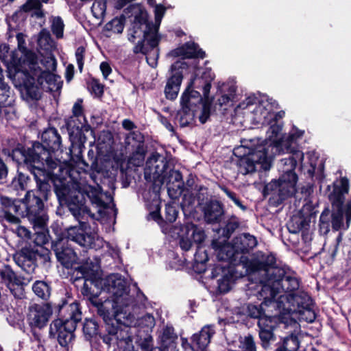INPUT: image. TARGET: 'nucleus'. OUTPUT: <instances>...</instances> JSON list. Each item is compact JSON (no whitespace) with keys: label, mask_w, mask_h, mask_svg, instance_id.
<instances>
[{"label":"nucleus","mask_w":351,"mask_h":351,"mask_svg":"<svg viewBox=\"0 0 351 351\" xmlns=\"http://www.w3.org/2000/svg\"><path fill=\"white\" fill-rule=\"evenodd\" d=\"M9 167L3 158L0 156V181L5 182L8 177Z\"/></svg>","instance_id":"obj_62"},{"label":"nucleus","mask_w":351,"mask_h":351,"mask_svg":"<svg viewBox=\"0 0 351 351\" xmlns=\"http://www.w3.org/2000/svg\"><path fill=\"white\" fill-rule=\"evenodd\" d=\"M258 149V146L255 147H247L245 146H240L235 148L233 151V155L237 158H243L247 157L249 153H254L255 150Z\"/></svg>","instance_id":"obj_57"},{"label":"nucleus","mask_w":351,"mask_h":351,"mask_svg":"<svg viewBox=\"0 0 351 351\" xmlns=\"http://www.w3.org/2000/svg\"><path fill=\"white\" fill-rule=\"evenodd\" d=\"M41 63L45 67V70L53 71L56 68V60L53 56L45 58L41 60Z\"/></svg>","instance_id":"obj_63"},{"label":"nucleus","mask_w":351,"mask_h":351,"mask_svg":"<svg viewBox=\"0 0 351 351\" xmlns=\"http://www.w3.org/2000/svg\"><path fill=\"white\" fill-rule=\"evenodd\" d=\"M287 228L291 234H296L300 232L296 217L292 218L291 220L287 223Z\"/></svg>","instance_id":"obj_64"},{"label":"nucleus","mask_w":351,"mask_h":351,"mask_svg":"<svg viewBox=\"0 0 351 351\" xmlns=\"http://www.w3.org/2000/svg\"><path fill=\"white\" fill-rule=\"evenodd\" d=\"M35 252L36 268L38 267L47 268L51 266V252L49 250L40 246L35 248Z\"/></svg>","instance_id":"obj_42"},{"label":"nucleus","mask_w":351,"mask_h":351,"mask_svg":"<svg viewBox=\"0 0 351 351\" xmlns=\"http://www.w3.org/2000/svg\"><path fill=\"white\" fill-rule=\"evenodd\" d=\"M125 21V18L123 15H121L119 18L114 17L104 25V29L105 31H112L114 33L121 34L123 30Z\"/></svg>","instance_id":"obj_43"},{"label":"nucleus","mask_w":351,"mask_h":351,"mask_svg":"<svg viewBox=\"0 0 351 351\" xmlns=\"http://www.w3.org/2000/svg\"><path fill=\"white\" fill-rule=\"evenodd\" d=\"M82 335L84 339L90 343H97L106 336L104 325H101L95 317H86L82 322Z\"/></svg>","instance_id":"obj_25"},{"label":"nucleus","mask_w":351,"mask_h":351,"mask_svg":"<svg viewBox=\"0 0 351 351\" xmlns=\"http://www.w3.org/2000/svg\"><path fill=\"white\" fill-rule=\"evenodd\" d=\"M36 75L31 74L25 71H16L13 75L12 81L14 86L21 94H25L27 99L38 101L41 98V87L43 82L51 83L54 78V75L50 70L43 71L38 68Z\"/></svg>","instance_id":"obj_12"},{"label":"nucleus","mask_w":351,"mask_h":351,"mask_svg":"<svg viewBox=\"0 0 351 351\" xmlns=\"http://www.w3.org/2000/svg\"><path fill=\"white\" fill-rule=\"evenodd\" d=\"M138 8V12L134 15L131 27L128 29V38L131 43H135L136 38L144 40V43L147 41L152 35H159L154 27V23L149 21L147 11L138 5H130L125 10L128 12L133 8Z\"/></svg>","instance_id":"obj_15"},{"label":"nucleus","mask_w":351,"mask_h":351,"mask_svg":"<svg viewBox=\"0 0 351 351\" xmlns=\"http://www.w3.org/2000/svg\"><path fill=\"white\" fill-rule=\"evenodd\" d=\"M154 16L155 23H154V27L158 32L160 25L162 19L166 12L167 8L162 4H158L154 6Z\"/></svg>","instance_id":"obj_56"},{"label":"nucleus","mask_w":351,"mask_h":351,"mask_svg":"<svg viewBox=\"0 0 351 351\" xmlns=\"http://www.w3.org/2000/svg\"><path fill=\"white\" fill-rule=\"evenodd\" d=\"M22 52L23 53V56L18 58L16 61L14 60V74H16V71H25L36 75V71H39L38 68H40L36 53L30 49Z\"/></svg>","instance_id":"obj_33"},{"label":"nucleus","mask_w":351,"mask_h":351,"mask_svg":"<svg viewBox=\"0 0 351 351\" xmlns=\"http://www.w3.org/2000/svg\"><path fill=\"white\" fill-rule=\"evenodd\" d=\"M74 167H68L66 174L69 177L68 180L64 177H59L53 171V176L47 178L45 173H40L33 175L34 180L36 181V187L39 182H45L51 187L53 185L54 193L57 196L58 200L62 206H66L73 217L79 221L85 217L93 216L90 214L89 208L84 204V198L80 191L81 183L77 178L74 176Z\"/></svg>","instance_id":"obj_6"},{"label":"nucleus","mask_w":351,"mask_h":351,"mask_svg":"<svg viewBox=\"0 0 351 351\" xmlns=\"http://www.w3.org/2000/svg\"><path fill=\"white\" fill-rule=\"evenodd\" d=\"M21 203H23V200L1 195L0 197V218L10 223L18 224L21 220L14 214H20Z\"/></svg>","instance_id":"obj_28"},{"label":"nucleus","mask_w":351,"mask_h":351,"mask_svg":"<svg viewBox=\"0 0 351 351\" xmlns=\"http://www.w3.org/2000/svg\"><path fill=\"white\" fill-rule=\"evenodd\" d=\"M49 240L52 242L53 240H56V237L53 239L47 230H42L40 232H36L35 233V238L34 239V243L38 247L43 246V245L48 243Z\"/></svg>","instance_id":"obj_54"},{"label":"nucleus","mask_w":351,"mask_h":351,"mask_svg":"<svg viewBox=\"0 0 351 351\" xmlns=\"http://www.w3.org/2000/svg\"><path fill=\"white\" fill-rule=\"evenodd\" d=\"M300 343L298 335L291 332L285 337H280V341L276 344L275 351H298Z\"/></svg>","instance_id":"obj_39"},{"label":"nucleus","mask_w":351,"mask_h":351,"mask_svg":"<svg viewBox=\"0 0 351 351\" xmlns=\"http://www.w3.org/2000/svg\"><path fill=\"white\" fill-rule=\"evenodd\" d=\"M32 182L31 176L25 173L17 170L16 174L12 179L11 182L8 186L14 191H29L28 188L31 186Z\"/></svg>","instance_id":"obj_40"},{"label":"nucleus","mask_w":351,"mask_h":351,"mask_svg":"<svg viewBox=\"0 0 351 351\" xmlns=\"http://www.w3.org/2000/svg\"><path fill=\"white\" fill-rule=\"evenodd\" d=\"M247 313L250 317L258 319V321H260L262 318H271L274 317L265 314L262 304L259 305L249 304L247 306Z\"/></svg>","instance_id":"obj_46"},{"label":"nucleus","mask_w":351,"mask_h":351,"mask_svg":"<svg viewBox=\"0 0 351 351\" xmlns=\"http://www.w3.org/2000/svg\"><path fill=\"white\" fill-rule=\"evenodd\" d=\"M215 333L213 325H206L198 332L194 333L191 339L195 345L197 351H204L210 343L211 337Z\"/></svg>","instance_id":"obj_37"},{"label":"nucleus","mask_w":351,"mask_h":351,"mask_svg":"<svg viewBox=\"0 0 351 351\" xmlns=\"http://www.w3.org/2000/svg\"><path fill=\"white\" fill-rule=\"evenodd\" d=\"M84 112L83 99L79 98L73 106L72 115L66 120L65 123L71 141L70 152L72 154V151L75 149L78 152L75 155V161L82 160L80 156L82 148L87 141L84 132H93Z\"/></svg>","instance_id":"obj_10"},{"label":"nucleus","mask_w":351,"mask_h":351,"mask_svg":"<svg viewBox=\"0 0 351 351\" xmlns=\"http://www.w3.org/2000/svg\"><path fill=\"white\" fill-rule=\"evenodd\" d=\"M178 335L172 326H166L160 336V346L151 351H178L177 348Z\"/></svg>","instance_id":"obj_35"},{"label":"nucleus","mask_w":351,"mask_h":351,"mask_svg":"<svg viewBox=\"0 0 351 351\" xmlns=\"http://www.w3.org/2000/svg\"><path fill=\"white\" fill-rule=\"evenodd\" d=\"M280 322V317L279 316L262 318L258 321V335L261 341V346L264 349H267L269 347L271 341L276 340L274 331L278 326Z\"/></svg>","instance_id":"obj_27"},{"label":"nucleus","mask_w":351,"mask_h":351,"mask_svg":"<svg viewBox=\"0 0 351 351\" xmlns=\"http://www.w3.org/2000/svg\"><path fill=\"white\" fill-rule=\"evenodd\" d=\"M196 190L195 198L197 207L201 211L204 221L208 225L220 224L223 221L226 210L224 204L208 193V189L199 186Z\"/></svg>","instance_id":"obj_13"},{"label":"nucleus","mask_w":351,"mask_h":351,"mask_svg":"<svg viewBox=\"0 0 351 351\" xmlns=\"http://www.w3.org/2000/svg\"><path fill=\"white\" fill-rule=\"evenodd\" d=\"M196 89L188 84L180 99L182 110L178 112L179 121L181 127L189 126L196 115L197 107L204 100V96Z\"/></svg>","instance_id":"obj_17"},{"label":"nucleus","mask_w":351,"mask_h":351,"mask_svg":"<svg viewBox=\"0 0 351 351\" xmlns=\"http://www.w3.org/2000/svg\"><path fill=\"white\" fill-rule=\"evenodd\" d=\"M197 64L198 62H196L194 66L195 73L191 76L188 84L189 86L201 90L204 97H208L210 95L212 82L214 80L215 75L212 71L211 68H199Z\"/></svg>","instance_id":"obj_23"},{"label":"nucleus","mask_w":351,"mask_h":351,"mask_svg":"<svg viewBox=\"0 0 351 351\" xmlns=\"http://www.w3.org/2000/svg\"><path fill=\"white\" fill-rule=\"evenodd\" d=\"M349 180L346 177H342L340 179V185L333 183V190L328 195V199L332 204V209L345 208L343 204L345 201V194L349 191Z\"/></svg>","instance_id":"obj_34"},{"label":"nucleus","mask_w":351,"mask_h":351,"mask_svg":"<svg viewBox=\"0 0 351 351\" xmlns=\"http://www.w3.org/2000/svg\"><path fill=\"white\" fill-rule=\"evenodd\" d=\"M147 152L145 146H136L130 157L132 164L136 167L143 165Z\"/></svg>","instance_id":"obj_47"},{"label":"nucleus","mask_w":351,"mask_h":351,"mask_svg":"<svg viewBox=\"0 0 351 351\" xmlns=\"http://www.w3.org/2000/svg\"><path fill=\"white\" fill-rule=\"evenodd\" d=\"M114 165L116 166L117 169H119L120 171L121 177L123 178L125 177V180H128V165L125 162V160L123 158H115L114 159Z\"/></svg>","instance_id":"obj_61"},{"label":"nucleus","mask_w":351,"mask_h":351,"mask_svg":"<svg viewBox=\"0 0 351 351\" xmlns=\"http://www.w3.org/2000/svg\"><path fill=\"white\" fill-rule=\"evenodd\" d=\"M219 225V227L215 230L218 237L213 239H220V241H224V243H228V240L235 230L240 227L241 221L238 217L232 215L223 221V225H221V223Z\"/></svg>","instance_id":"obj_36"},{"label":"nucleus","mask_w":351,"mask_h":351,"mask_svg":"<svg viewBox=\"0 0 351 351\" xmlns=\"http://www.w3.org/2000/svg\"><path fill=\"white\" fill-rule=\"evenodd\" d=\"M87 87L91 93H93L97 97H101L104 95V85L101 84L99 80L93 77L87 82Z\"/></svg>","instance_id":"obj_51"},{"label":"nucleus","mask_w":351,"mask_h":351,"mask_svg":"<svg viewBox=\"0 0 351 351\" xmlns=\"http://www.w3.org/2000/svg\"><path fill=\"white\" fill-rule=\"evenodd\" d=\"M99 175L90 173V176L93 181L96 184V186L90 184L80 185V191L84 198V204L86 205V197H88L92 205L99 208H107L108 204L102 199V188L100 184L102 182L101 178H98Z\"/></svg>","instance_id":"obj_24"},{"label":"nucleus","mask_w":351,"mask_h":351,"mask_svg":"<svg viewBox=\"0 0 351 351\" xmlns=\"http://www.w3.org/2000/svg\"><path fill=\"white\" fill-rule=\"evenodd\" d=\"M213 98L204 97L203 102L199 104L202 106L201 113L199 116V121L202 124H204L209 119L211 114V106Z\"/></svg>","instance_id":"obj_44"},{"label":"nucleus","mask_w":351,"mask_h":351,"mask_svg":"<svg viewBox=\"0 0 351 351\" xmlns=\"http://www.w3.org/2000/svg\"><path fill=\"white\" fill-rule=\"evenodd\" d=\"M76 272V280L83 279L84 283L98 285L101 293L102 291L110 294V297L114 301H118L119 298L127 296L130 292V286L126 280L119 274H112L105 278L101 277L99 271L97 264L88 259L81 265L75 269Z\"/></svg>","instance_id":"obj_8"},{"label":"nucleus","mask_w":351,"mask_h":351,"mask_svg":"<svg viewBox=\"0 0 351 351\" xmlns=\"http://www.w3.org/2000/svg\"><path fill=\"white\" fill-rule=\"evenodd\" d=\"M298 289L299 287L293 291H282L285 293H289L287 300L294 308H295L294 311H297L300 315L307 313L308 317H306V322L311 323L316 318V315L312 308V306L313 304V300L306 292L298 291Z\"/></svg>","instance_id":"obj_21"},{"label":"nucleus","mask_w":351,"mask_h":351,"mask_svg":"<svg viewBox=\"0 0 351 351\" xmlns=\"http://www.w3.org/2000/svg\"><path fill=\"white\" fill-rule=\"evenodd\" d=\"M343 215H345V208H335L332 212L330 211L329 216L333 232L349 228V227L346 228V223H343Z\"/></svg>","instance_id":"obj_41"},{"label":"nucleus","mask_w":351,"mask_h":351,"mask_svg":"<svg viewBox=\"0 0 351 351\" xmlns=\"http://www.w3.org/2000/svg\"><path fill=\"white\" fill-rule=\"evenodd\" d=\"M84 147H85L84 146V147L82 148L80 154L82 160L80 161H75V155L78 154L77 150L73 149V150L72 151V154L69 151V152L67 154L69 156V160L70 162L68 167H74V171L78 174V171H75V167L82 164L84 167L90 168V170L92 171L90 173H95L97 175L101 174L102 176H104V172L103 171V167L101 164L98 162V157L95 154V152L93 149H89V151L88 152V159L90 164H89L88 162L84 160L82 156V151Z\"/></svg>","instance_id":"obj_29"},{"label":"nucleus","mask_w":351,"mask_h":351,"mask_svg":"<svg viewBox=\"0 0 351 351\" xmlns=\"http://www.w3.org/2000/svg\"><path fill=\"white\" fill-rule=\"evenodd\" d=\"M221 191H223L226 195L234 203L236 206L240 208L243 211H245L247 209L246 205L241 200L237 194L230 190L227 186L222 185L219 186Z\"/></svg>","instance_id":"obj_52"},{"label":"nucleus","mask_w":351,"mask_h":351,"mask_svg":"<svg viewBox=\"0 0 351 351\" xmlns=\"http://www.w3.org/2000/svg\"><path fill=\"white\" fill-rule=\"evenodd\" d=\"M168 56L173 58L181 57L182 59H204L206 54L197 43L188 41L171 50Z\"/></svg>","instance_id":"obj_31"},{"label":"nucleus","mask_w":351,"mask_h":351,"mask_svg":"<svg viewBox=\"0 0 351 351\" xmlns=\"http://www.w3.org/2000/svg\"><path fill=\"white\" fill-rule=\"evenodd\" d=\"M35 247L30 245L22 247L16 251L13 258L16 264L27 274H32L36 269Z\"/></svg>","instance_id":"obj_30"},{"label":"nucleus","mask_w":351,"mask_h":351,"mask_svg":"<svg viewBox=\"0 0 351 351\" xmlns=\"http://www.w3.org/2000/svg\"><path fill=\"white\" fill-rule=\"evenodd\" d=\"M144 178L147 182L158 185L171 182H178V186L184 184L182 173L171 168L167 156L157 152H152L145 162Z\"/></svg>","instance_id":"obj_9"},{"label":"nucleus","mask_w":351,"mask_h":351,"mask_svg":"<svg viewBox=\"0 0 351 351\" xmlns=\"http://www.w3.org/2000/svg\"><path fill=\"white\" fill-rule=\"evenodd\" d=\"M257 244L256 238L250 233L240 234L228 243L220 239L211 241L210 249L217 260L222 262L215 264L210 274L212 279L219 278L217 291L219 293H226L231 289V285L238 278L236 266L243 264L244 258H249L247 255Z\"/></svg>","instance_id":"obj_2"},{"label":"nucleus","mask_w":351,"mask_h":351,"mask_svg":"<svg viewBox=\"0 0 351 351\" xmlns=\"http://www.w3.org/2000/svg\"><path fill=\"white\" fill-rule=\"evenodd\" d=\"M298 138L289 133L285 138H281L275 141V147L289 154L288 158L280 160L281 174L278 180H272L263 189L265 195H270L269 202L274 206H279L287 199L294 196L298 191V176L295 168L298 160H302L304 154L298 149Z\"/></svg>","instance_id":"obj_3"},{"label":"nucleus","mask_w":351,"mask_h":351,"mask_svg":"<svg viewBox=\"0 0 351 351\" xmlns=\"http://www.w3.org/2000/svg\"><path fill=\"white\" fill-rule=\"evenodd\" d=\"M187 67L184 61L178 60L171 64V75L167 79L164 91L166 99L173 101L177 98L183 80L182 70Z\"/></svg>","instance_id":"obj_22"},{"label":"nucleus","mask_w":351,"mask_h":351,"mask_svg":"<svg viewBox=\"0 0 351 351\" xmlns=\"http://www.w3.org/2000/svg\"><path fill=\"white\" fill-rule=\"evenodd\" d=\"M178 215V210L173 204L168 203L165 204V227L168 223H172L176 221Z\"/></svg>","instance_id":"obj_49"},{"label":"nucleus","mask_w":351,"mask_h":351,"mask_svg":"<svg viewBox=\"0 0 351 351\" xmlns=\"http://www.w3.org/2000/svg\"><path fill=\"white\" fill-rule=\"evenodd\" d=\"M208 260L206 250L202 247L200 245H197L196 252L194 254L193 261L206 264Z\"/></svg>","instance_id":"obj_58"},{"label":"nucleus","mask_w":351,"mask_h":351,"mask_svg":"<svg viewBox=\"0 0 351 351\" xmlns=\"http://www.w3.org/2000/svg\"><path fill=\"white\" fill-rule=\"evenodd\" d=\"M106 336L104 337V343L110 347L113 341H115L118 346L123 350V348L132 349L133 337L131 332V328L117 320V324H107Z\"/></svg>","instance_id":"obj_19"},{"label":"nucleus","mask_w":351,"mask_h":351,"mask_svg":"<svg viewBox=\"0 0 351 351\" xmlns=\"http://www.w3.org/2000/svg\"><path fill=\"white\" fill-rule=\"evenodd\" d=\"M178 235L179 245L184 252H188L193 243L202 245L206 238L204 228L192 221L181 224Z\"/></svg>","instance_id":"obj_20"},{"label":"nucleus","mask_w":351,"mask_h":351,"mask_svg":"<svg viewBox=\"0 0 351 351\" xmlns=\"http://www.w3.org/2000/svg\"><path fill=\"white\" fill-rule=\"evenodd\" d=\"M93 283L90 282V285L84 283L81 289V293L90 303V304L95 308L97 314L102 318L104 321V328H107V324H117V319L114 315V303L118 301H114L113 299L111 300L107 299L102 301L101 299L99 298L101 294V289L97 287L98 285H94L91 287Z\"/></svg>","instance_id":"obj_14"},{"label":"nucleus","mask_w":351,"mask_h":351,"mask_svg":"<svg viewBox=\"0 0 351 351\" xmlns=\"http://www.w3.org/2000/svg\"><path fill=\"white\" fill-rule=\"evenodd\" d=\"M272 157L268 154V149L265 146H258L254 153H249L247 157L237 159L238 171L243 174H252L256 171H268L271 167Z\"/></svg>","instance_id":"obj_16"},{"label":"nucleus","mask_w":351,"mask_h":351,"mask_svg":"<svg viewBox=\"0 0 351 351\" xmlns=\"http://www.w3.org/2000/svg\"><path fill=\"white\" fill-rule=\"evenodd\" d=\"M270 127L267 131V139L269 141L271 144H273L275 146V141L278 140L276 139V137L282 130V124L271 120L270 121Z\"/></svg>","instance_id":"obj_48"},{"label":"nucleus","mask_w":351,"mask_h":351,"mask_svg":"<svg viewBox=\"0 0 351 351\" xmlns=\"http://www.w3.org/2000/svg\"><path fill=\"white\" fill-rule=\"evenodd\" d=\"M64 23L60 16L54 17L51 25V31L57 38H62L64 32Z\"/></svg>","instance_id":"obj_55"},{"label":"nucleus","mask_w":351,"mask_h":351,"mask_svg":"<svg viewBox=\"0 0 351 351\" xmlns=\"http://www.w3.org/2000/svg\"><path fill=\"white\" fill-rule=\"evenodd\" d=\"M58 303L43 302L34 303L29 306L27 315V322L33 331L36 329L42 330L45 328L51 317L55 314Z\"/></svg>","instance_id":"obj_18"},{"label":"nucleus","mask_w":351,"mask_h":351,"mask_svg":"<svg viewBox=\"0 0 351 351\" xmlns=\"http://www.w3.org/2000/svg\"><path fill=\"white\" fill-rule=\"evenodd\" d=\"M32 289L38 298L44 302H49L52 292L51 281L37 280L32 284Z\"/></svg>","instance_id":"obj_38"},{"label":"nucleus","mask_w":351,"mask_h":351,"mask_svg":"<svg viewBox=\"0 0 351 351\" xmlns=\"http://www.w3.org/2000/svg\"><path fill=\"white\" fill-rule=\"evenodd\" d=\"M62 152V137L54 127L42 133L40 141L18 143L12 149H2L4 155L10 157L22 168H26L32 176L45 173L47 178L53 176V171L60 167L58 153Z\"/></svg>","instance_id":"obj_1"},{"label":"nucleus","mask_w":351,"mask_h":351,"mask_svg":"<svg viewBox=\"0 0 351 351\" xmlns=\"http://www.w3.org/2000/svg\"><path fill=\"white\" fill-rule=\"evenodd\" d=\"M42 6L40 0H27L21 6V10L25 12H29L33 10H40Z\"/></svg>","instance_id":"obj_60"},{"label":"nucleus","mask_w":351,"mask_h":351,"mask_svg":"<svg viewBox=\"0 0 351 351\" xmlns=\"http://www.w3.org/2000/svg\"><path fill=\"white\" fill-rule=\"evenodd\" d=\"M0 283L5 285L15 298L23 295V282L10 265H4L0 268Z\"/></svg>","instance_id":"obj_26"},{"label":"nucleus","mask_w":351,"mask_h":351,"mask_svg":"<svg viewBox=\"0 0 351 351\" xmlns=\"http://www.w3.org/2000/svg\"><path fill=\"white\" fill-rule=\"evenodd\" d=\"M330 210L325 208L320 215L319 220V232L322 235H326L330 232L331 222L329 216Z\"/></svg>","instance_id":"obj_45"},{"label":"nucleus","mask_w":351,"mask_h":351,"mask_svg":"<svg viewBox=\"0 0 351 351\" xmlns=\"http://www.w3.org/2000/svg\"><path fill=\"white\" fill-rule=\"evenodd\" d=\"M152 206L154 207V210L150 211L149 215L152 219L158 223V225L162 228V232L166 233L165 231L167 228H165V220L160 214V202L156 201L155 203H152Z\"/></svg>","instance_id":"obj_50"},{"label":"nucleus","mask_w":351,"mask_h":351,"mask_svg":"<svg viewBox=\"0 0 351 351\" xmlns=\"http://www.w3.org/2000/svg\"><path fill=\"white\" fill-rule=\"evenodd\" d=\"M62 298L55 310L56 318L49 325V337L55 339L62 348H66L75 335L77 324L82 320V312L80 302Z\"/></svg>","instance_id":"obj_7"},{"label":"nucleus","mask_w":351,"mask_h":351,"mask_svg":"<svg viewBox=\"0 0 351 351\" xmlns=\"http://www.w3.org/2000/svg\"><path fill=\"white\" fill-rule=\"evenodd\" d=\"M134 142L136 146H145L144 135L138 130L130 132L125 138V143L130 144Z\"/></svg>","instance_id":"obj_53"},{"label":"nucleus","mask_w":351,"mask_h":351,"mask_svg":"<svg viewBox=\"0 0 351 351\" xmlns=\"http://www.w3.org/2000/svg\"><path fill=\"white\" fill-rule=\"evenodd\" d=\"M85 53H86V48L84 46H80L75 50V58H76L78 69L80 73H82V71H83Z\"/></svg>","instance_id":"obj_59"},{"label":"nucleus","mask_w":351,"mask_h":351,"mask_svg":"<svg viewBox=\"0 0 351 351\" xmlns=\"http://www.w3.org/2000/svg\"><path fill=\"white\" fill-rule=\"evenodd\" d=\"M242 264L251 273L262 274L261 292L269 293L274 299L280 291H293L300 287V280L295 272L287 271L276 265V257L273 253L257 252L255 257L244 258Z\"/></svg>","instance_id":"obj_4"},{"label":"nucleus","mask_w":351,"mask_h":351,"mask_svg":"<svg viewBox=\"0 0 351 351\" xmlns=\"http://www.w3.org/2000/svg\"><path fill=\"white\" fill-rule=\"evenodd\" d=\"M160 35H152L146 43L144 40H140L134 48L135 53H141L146 56L147 61L152 60L153 62H157L159 58L158 45L160 41Z\"/></svg>","instance_id":"obj_32"},{"label":"nucleus","mask_w":351,"mask_h":351,"mask_svg":"<svg viewBox=\"0 0 351 351\" xmlns=\"http://www.w3.org/2000/svg\"><path fill=\"white\" fill-rule=\"evenodd\" d=\"M51 195V186L45 182H39L37 188L26 192L23 199L27 217L42 230H45L47 223L45 202Z\"/></svg>","instance_id":"obj_11"},{"label":"nucleus","mask_w":351,"mask_h":351,"mask_svg":"<svg viewBox=\"0 0 351 351\" xmlns=\"http://www.w3.org/2000/svg\"><path fill=\"white\" fill-rule=\"evenodd\" d=\"M51 228L56 234V240L52 241L51 249L58 262L67 269H73V274L76 276L75 269L82 263L76 267L74 266L78 264L79 258L73 248L69 245L68 241H73L86 248L97 249L100 247L97 244V241H99L98 236L91 232L90 226L88 222H80V226H70L65 230V232L58 233V228Z\"/></svg>","instance_id":"obj_5"}]
</instances>
